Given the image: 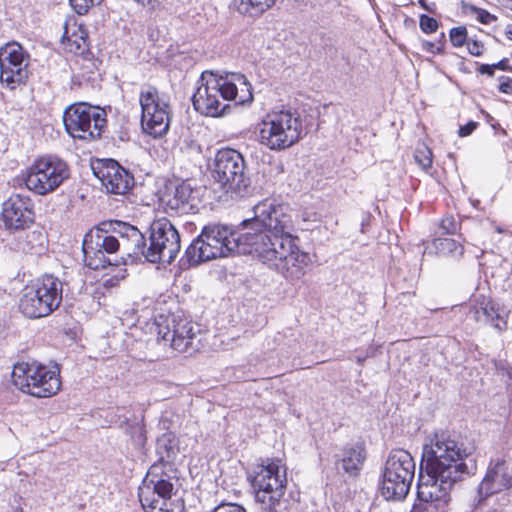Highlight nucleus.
<instances>
[{
  "instance_id": "nucleus-18",
  "label": "nucleus",
  "mask_w": 512,
  "mask_h": 512,
  "mask_svg": "<svg viewBox=\"0 0 512 512\" xmlns=\"http://www.w3.org/2000/svg\"><path fill=\"white\" fill-rule=\"evenodd\" d=\"M37 363H18L12 371V382L19 390L37 398H46L55 395L61 388V381L50 377L47 387L39 388L36 385Z\"/></svg>"
},
{
  "instance_id": "nucleus-26",
  "label": "nucleus",
  "mask_w": 512,
  "mask_h": 512,
  "mask_svg": "<svg viewBox=\"0 0 512 512\" xmlns=\"http://www.w3.org/2000/svg\"><path fill=\"white\" fill-rule=\"evenodd\" d=\"M62 43L69 52L82 55L88 50L87 32L76 23L69 24L66 22L64 24Z\"/></svg>"
},
{
  "instance_id": "nucleus-13",
  "label": "nucleus",
  "mask_w": 512,
  "mask_h": 512,
  "mask_svg": "<svg viewBox=\"0 0 512 512\" xmlns=\"http://www.w3.org/2000/svg\"><path fill=\"white\" fill-rule=\"evenodd\" d=\"M70 176L65 161L57 156H43L34 161L25 177L26 187L38 195L55 191Z\"/></svg>"
},
{
  "instance_id": "nucleus-46",
  "label": "nucleus",
  "mask_w": 512,
  "mask_h": 512,
  "mask_svg": "<svg viewBox=\"0 0 512 512\" xmlns=\"http://www.w3.org/2000/svg\"><path fill=\"white\" fill-rule=\"evenodd\" d=\"M493 67H494L495 70L496 69H499V70H502V71H511L512 70V68L509 66V59L508 58H503L500 61H498L497 63H494Z\"/></svg>"
},
{
  "instance_id": "nucleus-23",
  "label": "nucleus",
  "mask_w": 512,
  "mask_h": 512,
  "mask_svg": "<svg viewBox=\"0 0 512 512\" xmlns=\"http://www.w3.org/2000/svg\"><path fill=\"white\" fill-rule=\"evenodd\" d=\"M335 457L337 466L341 465L348 476L356 477L364 465L366 452L362 445H347Z\"/></svg>"
},
{
  "instance_id": "nucleus-2",
  "label": "nucleus",
  "mask_w": 512,
  "mask_h": 512,
  "mask_svg": "<svg viewBox=\"0 0 512 512\" xmlns=\"http://www.w3.org/2000/svg\"><path fill=\"white\" fill-rule=\"evenodd\" d=\"M262 239L258 241L255 256L288 280H299L311 263L310 255L301 251L293 236L294 224L289 208L269 200L261 209Z\"/></svg>"
},
{
  "instance_id": "nucleus-52",
  "label": "nucleus",
  "mask_w": 512,
  "mask_h": 512,
  "mask_svg": "<svg viewBox=\"0 0 512 512\" xmlns=\"http://www.w3.org/2000/svg\"><path fill=\"white\" fill-rule=\"evenodd\" d=\"M278 169H279V171L283 172V165H282V164H280V165L278 166Z\"/></svg>"
},
{
  "instance_id": "nucleus-7",
  "label": "nucleus",
  "mask_w": 512,
  "mask_h": 512,
  "mask_svg": "<svg viewBox=\"0 0 512 512\" xmlns=\"http://www.w3.org/2000/svg\"><path fill=\"white\" fill-rule=\"evenodd\" d=\"M255 500L267 512H278L283 505L287 485L286 467L280 459L265 458L255 464L247 476Z\"/></svg>"
},
{
  "instance_id": "nucleus-41",
  "label": "nucleus",
  "mask_w": 512,
  "mask_h": 512,
  "mask_svg": "<svg viewBox=\"0 0 512 512\" xmlns=\"http://www.w3.org/2000/svg\"><path fill=\"white\" fill-rule=\"evenodd\" d=\"M468 52L473 56H481L483 54L484 46L477 40L467 42Z\"/></svg>"
},
{
  "instance_id": "nucleus-22",
  "label": "nucleus",
  "mask_w": 512,
  "mask_h": 512,
  "mask_svg": "<svg viewBox=\"0 0 512 512\" xmlns=\"http://www.w3.org/2000/svg\"><path fill=\"white\" fill-rule=\"evenodd\" d=\"M469 315L475 321L490 324L499 331L506 328L507 323L500 315L496 304L483 295L475 296L469 309Z\"/></svg>"
},
{
  "instance_id": "nucleus-45",
  "label": "nucleus",
  "mask_w": 512,
  "mask_h": 512,
  "mask_svg": "<svg viewBox=\"0 0 512 512\" xmlns=\"http://www.w3.org/2000/svg\"><path fill=\"white\" fill-rule=\"evenodd\" d=\"M477 71L480 73V74H486L488 75L489 77H493L494 76V73H495V69L493 67V64H481L479 65V67L477 68Z\"/></svg>"
},
{
  "instance_id": "nucleus-5",
  "label": "nucleus",
  "mask_w": 512,
  "mask_h": 512,
  "mask_svg": "<svg viewBox=\"0 0 512 512\" xmlns=\"http://www.w3.org/2000/svg\"><path fill=\"white\" fill-rule=\"evenodd\" d=\"M149 237L130 224V260L135 262L166 263L174 261L180 251V236L176 228L166 219L154 221L146 227Z\"/></svg>"
},
{
  "instance_id": "nucleus-43",
  "label": "nucleus",
  "mask_w": 512,
  "mask_h": 512,
  "mask_svg": "<svg viewBox=\"0 0 512 512\" xmlns=\"http://www.w3.org/2000/svg\"><path fill=\"white\" fill-rule=\"evenodd\" d=\"M478 126L477 122L470 121L464 126H460L458 134L460 137H466L472 134V132L476 129Z\"/></svg>"
},
{
  "instance_id": "nucleus-10",
  "label": "nucleus",
  "mask_w": 512,
  "mask_h": 512,
  "mask_svg": "<svg viewBox=\"0 0 512 512\" xmlns=\"http://www.w3.org/2000/svg\"><path fill=\"white\" fill-rule=\"evenodd\" d=\"M63 283L44 275L24 289L19 309L28 318H42L56 310L62 301Z\"/></svg>"
},
{
  "instance_id": "nucleus-14",
  "label": "nucleus",
  "mask_w": 512,
  "mask_h": 512,
  "mask_svg": "<svg viewBox=\"0 0 512 512\" xmlns=\"http://www.w3.org/2000/svg\"><path fill=\"white\" fill-rule=\"evenodd\" d=\"M105 111L88 105L77 103L69 106L63 114V123L67 133L81 140L100 138L106 124Z\"/></svg>"
},
{
  "instance_id": "nucleus-48",
  "label": "nucleus",
  "mask_w": 512,
  "mask_h": 512,
  "mask_svg": "<svg viewBox=\"0 0 512 512\" xmlns=\"http://www.w3.org/2000/svg\"><path fill=\"white\" fill-rule=\"evenodd\" d=\"M418 2H419V5H420L423 9H425V10H427V11H429V12H433V9L427 5L426 0H418Z\"/></svg>"
},
{
  "instance_id": "nucleus-16",
  "label": "nucleus",
  "mask_w": 512,
  "mask_h": 512,
  "mask_svg": "<svg viewBox=\"0 0 512 512\" xmlns=\"http://www.w3.org/2000/svg\"><path fill=\"white\" fill-rule=\"evenodd\" d=\"M118 248L119 242L116 237L90 230L85 234L82 244L85 265L93 270L117 266L116 260L106 254H114Z\"/></svg>"
},
{
  "instance_id": "nucleus-21",
  "label": "nucleus",
  "mask_w": 512,
  "mask_h": 512,
  "mask_svg": "<svg viewBox=\"0 0 512 512\" xmlns=\"http://www.w3.org/2000/svg\"><path fill=\"white\" fill-rule=\"evenodd\" d=\"M512 487V475L509 473L506 463L502 459L491 461L487 473L478 488L480 498H486L492 494Z\"/></svg>"
},
{
  "instance_id": "nucleus-33",
  "label": "nucleus",
  "mask_w": 512,
  "mask_h": 512,
  "mask_svg": "<svg viewBox=\"0 0 512 512\" xmlns=\"http://www.w3.org/2000/svg\"><path fill=\"white\" fill-rule=\"evenodd\" d=\"M462 8L465 12L477 14V20L481 24L487 25L497 20V17L495 15L491 14L490 12L483 8L476 7L473 4L463 3Z\"/></svg>"
},
{
  "instance_id": "nucleus-44",
  "label": "nucleus",
  "mask_w": 512,
  "mask_h": 512,
  "mask_svg": "<svg viewBox=\"0 0 512 512\" xmlns=\"http://www.w3.org/2000/svg\"><path fill=\"white\" fill-rule=\"evenodd\" d=\"M283 341V335L278 332L273 337L267 338V346L269 349H275Z\"/></svg>"
},
{
  "instance_id": "nucleus-1",
  "label": "nucleus",
  "mask_w": 512,
  "mask_h": 512,
  "mask_svg": "<svg viewBox=\"0 0 512 512\" xmlns=\"http://www.w3.org/2000/svg\"><path fill=\"white\" fill-rule=\"evenodd\" d=\"M472 448L447 433H436L430 444L423 447L417 498L436 510L443 509L451 500L453 488L476 474V460Z\"/></svg>"
},
{
  "instance_id": "nucleus-30",
  "label": "nucleus",
  "mask_w": 512,
  "mask_h": 512,
  "mask_svg": "<svg viewBox=\"0 0 512 512\" xmlns=\"http://www.w3.org/2000/svg\"><path fill=\"white\" fill-rule=\"evenodd\" d=\"M434 245L440 253H449L455 257H461L464 248L456 240L450 238H438L434 240Z\"/></svg>"
},
{
  "instance_id": "nucleus-4",
  "label": "nucleus",
  "mask_w": 512,
  "mask_h": 512,
  "mask_svg": "<svg viewBox=\"0 0 512 512\" xmlns=\"http://www.w3.org/2000/svg\"><path fill=\"white\" fill-rule=\"evenodd\" d=\"M252 100V86L245 75L240 73L217 77L212 72H203L192 95L194 109L202 115L211 117L222 116L226 109L230 108L224 101L244 105Z\"/></svg>"
},
{
  "instance_id": "nucleus-17",
  "label": "nucleus",
  "mask_w": 512,
  "mask_h": 512,
  "mask_svg": "<svg viewBox=\"0 0 512 512\" xmlns=\"http://www.w3.org/2000/svg\"><path fill=\"white\" fill-rule=\"evenodd\" d=\"M1 221L5 229L12 233L29 229L35 221L32 199L20 194L11 195L2 204Z\"/></svg>"
},
{
  "instance_id": "nucleus-20",
  "label": "nucleus",
  "mask_w": 512,
  "mask_h": 512,
  "mask_svg": "<svg viewBox=\"0 0 512 512\" xmlns=\"http://www.w3.org/2000/svg\"><path fill=\"white\" fill-rule=\"evenodd\" d=\"M194 190L190 183L181 182L174 187H167L160 197L166 213L170 215H184L197 210Z\"/></svg>"
},
{
  "instance_id": "nucleus-49",
  "label": "nucleus",
  "mask_w": 512,
  "mask_h": 512,
  "mask_svg": "<svg viewBox=\"0 0 512 512\" xmlns=\"http://www.w3.org/2000/svg\"><path fill=\"white\" fill-rule=\"evenodd\" d=\"M136 2H138L139 4H141L142 6H147V5H150L152 0H135Z\"/></svg>"
},
{
  "instance_id": "nucleus-35",
  "label": "nucleus",
  "mask_w": 512,
  "mask_h": 512,
  "mask_svg": "<svg viewBox=\"0 0 512 512\" xmlns=\"http://www.w3.org/2000/svg\"><path fill=\"white\" fill-rule=\"evenodd\" d=\"M143 417L141 416V422H137L135 425L130 426V435L133 439L135 446L142 450L146 443V430L142 423Z\"/></svg>"
},
{
  "instance_id": "nucleus-38",
  "label": "nucleus",
  "mask_w": 512,
  "mask_h": 512,
  "mask_svg": "<svg viewBox=\"0 0 512 512\" xmlns=\"http://www.w3.org/2000/svg\"><path fill=\"white\" fill-rule=\"evenodd\" d=\"M440 228L446 234H455L459 228V223L453 216H446L441 220Z\"/></svg>"
},
{
  "instance_id": "nucleus-31",
  "label": "nucleus",
  "mask_w": 512,
  "mask_h": 512,
  "mask_svg": "<svg viewBox=\"0 0 512 512\" xmlns=\"http://www.w3.org/2000/svg\"><path fill=\"white\" fill-rule=\"evenodd\" d=\"M92 231H99L103 235L110 232L118 233L121 236L128 235V223L119 220H108L101 222L98 226L91 229Z\"/></svg>"
},
{
  "instance_id": "nucleus-29",
  "label": "nucleus",
  "mask_w": 512,
  "mask_h": 512,
  "mask_svg": "<svg viewBox=\"0 0 512 512\" xmlns=\"http://www.w3.org/2000/svg\"><path fill=\"white\" fill-rule=\"evenodd\" d=\"M277 0H234L236 10L244 15L258 16L275 5Z\"/></svg>"
},
{
  "instance_id": "nucleus-19",
  "label": "nucleus",
  "mask_w": 512,
  "mask_h": 512,
  "mask_svg": "<svg viewBox=\"0 0 512 512\" xmlns=\"http://www.w3.org/2000/svg\"><path fill=\"white\" fill-rule=\"evenodd\" d=\"M94 175L113 194L125 195L128 192V171L113 159H97L91 163Z\"/></svg>"
},
{
  "instance_id": "nucleus-24",
  "label": "nucleus",
  "mask_w": 512,
  "mask_h": 512,
  "mask_svg": "<svg viewBox=\"0 0 512 512\" xmlns=\"http://www.w3.org/2000/svg\"><path fill=\"white\" fill-rule=\"evenodd\" d=\"M156 452L158 461L154 464H161L170 472H175L174 461L179 454V441L173 433H165L157 440Z\"/></svg>"
},
{
  "instance_id": "nucleus-51",
  "label": "nucleus",
  "mask_w": 512,
  "mask_h": 512,
  "mask_svg": "<svg viewBox=\"0 0 512 512\" xmlns=\"http://www.w3.org/2000/svg\"><path fill=\"white\" fill-rule=\"evenodd\" d=\"M143 312L146 313L147 315H151V309L146 308L144 309Z\"/></svg>"
},
{
  "instance_id": "nucleus-32",
  "label": "nucleus",
  "mask_w": 512,
  "mask_h": 512,
  "mask_svg": "<svg viewBox=\"0 0 512 512\" xmlns=\"http://www.w3.org/2000/svg\"><path fill=\"white\" fill-rule=\"evenodd\" d=\"M432 152L424 144L419 145L414 152L416 163L424 170L428 171L432 167Z\"/></svg>"
},
{
  "instance_id": "nucleus-3",
  "label": "nucleus",
  "mask_w": 512,
  "mask_h": 512,
  "mask_svg": "<svg viewBox=\"0 0 512 512\" xmlns=\"http://www.w3.org/2000/svg\"><path fill=\"white\" fill-rule=\"evenodd\" d=\"M269 199L253 207V217L245 219L236 230L227 225L209 224L201 234L192 241L185 251L190 266L215 258L226 257L232 252L255 255L259 239H262L263 227L260 217L261 209L267 208Z\"/></svg>"
},
{
  "instance_id": "nucleus-28",
  "label": "nucleus",
  "mask_w": 512,
  "mask_h": 512,
  "mask_svg": "<svg viewBox=\"0 0 512 512\" xmlns=\"http://www.w3.org/2000/svg\"><path fill=\"white\" fill-rule=\"evenodd\" d=\"M138 498L142 508L146 511L147 509L164 511V505L160 504L157 497L156 489L154 488L148 475L143 479L142 484L138 488Z\"/></svg>"
},
{
  "instance_id": "nucleus-6",
  "label": "nucleus",
  "mask_w": 512,
  "mask_h": 512,
  "mask_svg": "<svg viewBox=\"0 0 512 512\" xmlns=\"http://www.w3.org/2000/svg\"><path fill=\"white\" fill-rule=\"evenodd\" d=\"M131 328V336H135V332L140 329L145 334L156 335L157 340L169 341L173 350L186 356H192L201 348L195 325L180 314H161L153 320L150 318L143 321L139 317Z\"/></svg>"
},
{
  "instance_id": "nucleus-25",
  "label": "nucleus",
  "mask_w": 512,
  "mask_h": 512,
  "mask_svg": "<svg viewBox=\"0 0 512 512\" xmlns=\"http://www.w3.org/2000/svg\"><path fill=\"white\" fill-rule=\"evenodd\" d=\"M168 472V469L165 470L161 464L151 465L147 472L148 479L152 482L156 489L157 497L162 499V505L164 506H166V500L171 498L174 489V484L171 480L176 478L175 476L172 477Z\"/></svg>"
},
{
  "instance_id": "nucleus-37",
  "label": "nucleus",
  "mask_w": 512,
  "mask_h": 512,
  "mask_svg": "<svg viewBox=\"0 0 512 512\" xmlns=\"http://www.w3.org/2000/svg\"><path fill=\"white\" fill-rule=\"evenodd\" d=\"M419 27L422 32L426 34H431L437 31L439 27V22L428 15L422 14L419 18Z\"/></svg>"
},
{
  "instance_id": "nucleus-40",
  "label": "nucleus",
  "mask_w": 512,
  "mask_h": 512,
  "mask_svg": "<svg viewBox=\"0 0 512 512\" xmlns=\"http://www.w3.org/2000/svg\"><path fill=\"white\" fill-rule=\"evenodd\" d=\"M212 512H246L245 508L236 503L221 504L215 507Z\"/></svg>"
},
{
  "instance_id": "nucleus-8",
  "label": "nucleus",
  "mask_w": 512,
  "mask_h": 512,
  "mask_svg": "<svg viewBox=\"0 0 512 512\" xmlns=\"http://www.w3.org/2000/svg\"><path fill=\"white\" fill-rule=\"evenodd\" d=\"M303 125L297 111L273 110L257 125L258 142L272 151H282L296 144L302 137Z\"/></svg>"
},
{
  "instance_id": "nucleus-27",
  "label": "nucleus",
  "mask_w": 512,
  "mask_h": 512,
  "mask_svg": "<svg viewBox=\"0 0 512 512\" xmlns=\"http://www.w3.org/2000/svg\"><path fill=\"white\" fill-rule=\"evenodd\" d=\"M45 234L42 230H32L25 233L23 239L16 241L13 249L25 254H40L44 250Z\"/></svg>"
},
{
  "instance_id": "nucleus-47",
  "label": "nucleus",
  "mask_w": 512,
  "mask_h": 512,
  "mask_svg": "<svg viewBox=\"0 0 512 512\" xmlns=\"http://www.w3.org/2000/svg\"><path fill=\"white\" fill-rule=\"evenodd\" d=\"M505 36L509 39V40H512V24H508L505 28Z\"/></svg>"
},
{
  "instance_id": "nucleus-39",
  "label": "nucleus",
  "mask_w": 512,
  "mask_h": 512,
  "mask_svg": "<svg viewBox=\"0 0 512 512\" xmlns=\"http://www.w3.org/2000/svg\"><path fill=\"white\" fill-rule=\"evenodd\" d=\"M444 34L442 33L441 35V39L439 40V42L436 44L434 42H431V41H427V40H424L422 42V49L426 52H430L432 54H438V53H441L443 51V47H444V42H443V39H444Z\"/></svg>"
},
{
  "instance_id": "nucleus-34",
  "label": "nucleus",
  "mask_w": 512,
  "mask_h": 512,
  "mask_svg": "<svg viewBox=\"0 0 512 512\" xmlns=\"http://www.w3.org/2000/svg\"><path fill=\"white\" fill-rule=\"evenodd\" d=\"M37 377L36 385L39 388L47 387L46 383L50 380V377H54L56 380H60L59 369L56 367L54 370L48 369L44 365L37 364Z\"/></svg>"
},
{
  "instance_id": "nucleus-11",
  "label": "nucleus",
  "mask_w": 512,
  "mask_h": 512,
  "mask_svg": "<svg viewBox=\"0 0 512 512\" xmlns=\"http://www.w3.org/2000/svg\"><path fill=\"white\" fill-rule=\"evenodd\" d=\"M415 461L403 449L392 450L382 473L381 494L387 500H403L411 487L415 475Z\"/></svg>"
},
{
  "instance_id": "nucleus-42",
  "label": "nucleus",
  "mask_w": 512,
  "mask_h": 512,
  "mask_svg": "<svg viewBox=\"0 0 512 512\" xmlns=\"http://www.w3.org/2000/svg\"><path fill=\"white\" fill-rule=\"evenodd\" d=\"M499 91L504 94L512 93V79L506 76L500 77Z\"/></svg>"
},
{
  "instance_id": "nucleus-50",
  "label": "nucleus",
  "mask_w": 512,
  "mask_h": 512,
  "mask_svg": "<svg viewBox=\"0 0 512 512\" xmlns=\"http://www.w3.org/2000/svg\"><path fill=\"white\" fill-rule=\"evenodd\" d=\"M366 357L365 356H356V362L360 365H362L365 361Z\"/></svg>"
},
{
  "instance_id": "nucleus-36",
  "label": "nucleus",
  "mask_w": 512,
  "mask_h": 512,
  "mask_svg": "<svg viewBox=\"0 0 512 512\" xmlns=\"http://www.w3.org/2000/svg\"><path fill=\"white\" fill-rule=\"evenodd\" d=\"M450 41L454 47H462L467 44V29L464 26L454 27L450 30Z\"/></svg>"
},
{
  "instance_id": "nucleus-9",
  "label": "nucleus",
  "mask_w": 512,
  "mask_h": 512,
  "mask_svg": "<svg viewBox=\"0 0 512 512\" xmlns=\"http://www.w3.org/2000/svg\"><path fill=\"white\" fill-rule=\"evenodd\" d=\"M213 177L231 197H244L250 193L251 181L246 172L243 155L232 148H222L214 157Z\"/></svg>"
},
{
  "instance_id": "nucleus-15",
  "label": "nucleus",
  "mask_w": 512,
  "mask_h": 512,
  "mask_svg": "<svg viewBox=\"0 0 512 512\" xmlns=\"http://www.w3.org/2000/svg\"><path fill=\"white\" fill-rule=\"evenodd\" d=\"M29 55L17 42L0 48V81L9 89L24 84L29 76Z\"/></svg>"
},
{
  "instance_id": "nucleus-12",
  "label": "nucleus",
  "mask_w": 512,
  "mask_h": 512,
  "mask_svg": "<svg viewBox=\"0 0 512 512\" xmlns=\"http://www.w3.org/2000/svg\"><path fill=\"white\" fill-rule=\"evenodd\" d=\"M141 107V131L154 139L164 137L170 128L171 108L159 97L158 90L150 85L143 86L139 94Z\"/></svg>"
}]
</instances>
